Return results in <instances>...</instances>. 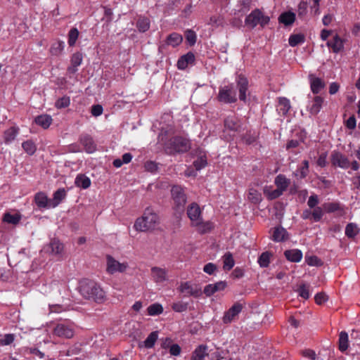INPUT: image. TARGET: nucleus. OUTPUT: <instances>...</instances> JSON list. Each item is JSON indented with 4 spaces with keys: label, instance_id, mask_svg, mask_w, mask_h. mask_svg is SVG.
<instances>
[{
    "label": "nucleus",
    "instance_id": "obj_1",
    "mask_svg": "<svg viewBox=\"0 0 360 360\" xmlns=\"http://www.w3.org/2000/svg\"><path fill=\"white\" fill-rule=\"evenodd\" d=\"M79 292L82 297L88 300L97 303H102L105 300V292L103 288L91 280H82L79 284Z\"/></svg>",
    "mask_w": 360,
    "mask_h": 360
},
{
    "label": "nucleus",
    "instance_id": "obj_2",
    "mask_svg": "<svg viewBox=\"0 0 360 360\" xmlns=\"http://www.w3.org/2000/svg\"><path fill=\"white\" fill-rule=\"evenodd\" d=\"M157 214L150 208L145 210L142 217L138 218L134 224V229L139 231H146L154 229L158 224Z\"/></svg>",
    "mask_w": 360,
    "mask_h": 360
},
{
    "label": "nucleus",
    "instance_id": "obj_3",
    "mask_svg": "<svg viewBox=\"0 0 360 360\" xmlns=\"http://www.w3.org/2000/svg\"><path fill=\"white\" fill-rule=\"evenodd\" d=\"M265 316L262 307H251V311H249V327L253 330L257 329L262 324Z\"/></svg>",
    "mask_w": 360,
    "mask_h": 360
},
{
    "label": "nucleus",
    "instance_id": "obj_4",
    "mask_svg": "<svg viewBox=\"0 0 360 360\" xmlns=\"http://www.w3.org/2000/svg\"><path fill=\"white\" fill-rule=\"evenodd\" d=\"M129 268L127 262H120L110 255L106 256V271L109 274H122Z\"/></svg>",
    "mask_w": 360,
    "mask_h": 360
},
{
    "label": "nucleus",
    "instance_id": "obj_5",
    "mask_svg": "<svg viewBox=\"0 0 360 360\" xmlns=\"http://www.w3.org/2000/svg\"><path fill=\"white\" fill-rule=\"evenodd\" d=\"M218 100L224 103H234L237 100L236 94L233 84H229L219 88Z\"/></svg>",
    "mask_w": 360,
    "mask_h": 360
},
{
    "label": "nucleus",
    "instance_id": "obj_6",
    "mask_svg": "<svg viewBox=\"0 0 360 360\" xmlns=\"http://www.w3.org/2000/svg\"><path fill=\"white\" fill-rule=\"evenodd\" d=\"M270 21V18L264 15L263 12L256 8L249 14V25L252 28L259 25L261 27H264Z\"/></svg>",
    "mask_w": 360,
    "mask_h": 360
},
{
    "label": "nucleus",
    "instance_id": "obj_7",
    "mask_svg": "<svg viewBox=\"0 0 360 360\" xmlns=\"http://www.w3.org/2000/svg\"><path fill=\"white\" fill-rule=\"evenodd\" d=\"M172 197L176 210H182L186 202V196L183 188L174 186L171 190Z\"/></svg>",
    "mask_w": 360,
    "mask_h": 360
},
{
    "label": "nucleus",
    "instance_id": "obj_8",
    "mask_svg": "<svg viewBox=\"0 0 360 360\" xmlns=\"http://www.w3.org/2000/svg\"><path fill=\"white\" fill-rule=\"evenodd\" d=\"M243 306L240 302L234 303L231 307L225 311L221 318L224 324H229L233 321L238 315L241 312Z\"/></svg>",
    "mask_w": 360,
    "mask_h": 360
},
{
    "label": "nucleus",
    "instance_id": "obj_9",
    "mask_svg": "<svg viewBox=\"0 0 360 360\" xmlns=\"http://www.w3.org/2000/svg\"><path fill=\"white\" fill-rule=\"evenodd\" d=\"M179 290L181 292L184 294V296H193L198 297L202 295L201 288L195 285L191 284L189 282L181 283L179 287Z\"/></svg>",
    "mask_w": 360,
    "mask_h": 360
},
{
    "label": "nucleus",
    "instance_id": "obj_10",
    "mask_svg": "<svg viewBox=\"0 0 360 360\" xmlns=\"http://www.w3.org/2000/svg\"><path fill=\"white\" fill-rule=\"evenodd\" d=\"M44 250L52 255L61 257L63 252V245L58 240L53 239L44 247Z\"/></svg>",
    "mask_w": 360,
    "mask_h": 360
},
{
    "label": "nucleus",
    "instance_id": "obj_11",
    "mask_svg": "<svg viewBox=\"0 0 360 360\" xmlns=\"http://www.w3.org/2000/svg\"><path fill=\"white\" fill-rule=\"evenodd\" d=\"M187 214L190 219L192 225L198 224L199 220L202 218L201 209L200 206L195 203H191L187 209Z\"/></svg>",
    "mask_w": 360,
    "mask_h": 360
},
{
    "label": "nucleus",
    "instance_id": "obj_12",
    "mask_svg": "<svg viewBox=\"0 0 360 360\" xmlns=\"http://www.w3.org/2000/svg\"><path fill=\"white\" fill-rule=\"evenodd\" d=\"M53 333L60 338H71L74 335V330L70 326L59 323L55 327Z\"/></svg>",
    "mask_w": 360,
    "mask_h": 360
},
{
    "label": "nucleus",
    "instance_id": "obj_13",
    "mask_svg": "<svg viewBox=\"0 0 360 360\" xmlns=\"http://www.w3.org/2000/svg\"><path fill=\"white\" fill-rule=\"evenodd\" d=\"M331 162L333 166H338L347 169L349 167L348 158L340 152L334 151L331 155Z\"/></svg>",
    "mask_w": 360,
    "mask_h": 360
},
{
    "label": "nucleus",
    "instance_id": "obj_14",
    "mask_svg": "<svg viewBox=\"0 0 360 360\" xmlns=\"http://www.w3.org/2000/svg\"><path fill=\"white\" fill-rule=\"evenodd\" d=\"M151 277L156 283H162L168 280L167 270L158 266L151 268Z\"/></svg>",
    "mask_w": 360,
    "mask_h": 360
},
{
    "label": "nucleus",
    "instance_id": "obj_15",
    "mask_svg": "<svg viewBox=\"0 0 360 360\" xmlns=\"http://www.w3.org/2000/svg\"><path fill=\"white\" fill-rule=\"evenodd\" d=\"M227 287L226 281H219L214 283L208 284L205 286L203 293L207 297H210L215 292L224 290Z\"/></svg>",
    "mask_w": 360,
    "mask_h": 360
},
{
    "label": "nucleus",
    "instance_id": "obj_16",
    "mask_svg": "<svg viewBox=\"0 0 360 360\" xmlns=\"http://www.w3.org/2000/svg\"><path fill=\"white\" fill-rule=\"evenodd\" d=\"M20 129L16 126L11 127L6 129L3 134L4 142L6 145L13 143L19 134Z\"/></svg>",
    "mask_w": 360,
    "mask_h": 360
},
{
    "label": "nucleus",
    "instance_id": "obj_17",
    "mask_svg": "<svg viewBox=\"0 0 360 360\" xmlns=\"http://www.w3.org/2000/svg\"><path fill=\"white\" fill-rule=\"evenodd\" d=\"M172 143L177 152H185L190 148L189 141L183 137H175Z\"/></svg>",
    "mask_w": 360,
    "mask_h": 360
},
{
    "label": "nucleus",
    "instance_id": "obj_18",
    "mask_svg": "<svg viewBox=\"0 0 360 360\" xmlns=\"http://www.w3.org/2000/svg\"><path fill=\"white\" fill-rule=\"evenodd\" d=\"M289 238L288 231L283 227L279 226L274 229L271 239L275 242H284Z\"/></svg>",
    "mask_w": 360,
    "mask_h": 360
},
{
    "label": "nucleus",
    "instance_id": "obj_19",
    "mask_svg": "<svg viewBox=\"0 0 360 360\" xmlns=\"http://www.w3.org/2000/svg\"><path fill=\"white\" fill-rule=\"evenodd\" d=\"M34 202L39 208H53L51 207V199H49L46 193L43 192L35 194Z\"/></svg>",
    "mask_w": 360,
    "mask_h": 360
},
{
    "label": "nucleus",
    "instance_id": "obj_20",
    "mask_svg": "<svg viewBox=\"0 0 360 360\" xmlns=\"http://www.w3.org/2000/svg\"><path fill=\"white\" fill-rule=\"evenodd\" d=\"M296 19L295 14L292 11H286L282 13L278 18V22L283 24L285 27L290 26L294 23Z\"/></svg>",
    "mask_w": 360,
    "mask_h": 360
},
{
    "label": "nucleus",
    "instance_id": "obj_21",
    "mask_svg": "<svg viewBox=\"0 0 360 360\" xmlns=\"http://www.w3.org/2000/svg\"><path fill=\"white\" fill-rule=\"evenodd\" d=\"M195 60V56L193 53L189 52L181 56L178 62L177 67L180 70L186 69L188 65L193 64Z\"/></svg>",
    "mask_w": 360,
    "mask_h": 360
},
{
    "label": "nucleus",
    "instance_id": "obj_22",
    "mask_svg": "<svg viewBox=\"0 0 360 360\" xmlns=\"http://www.w3.org/2000/svg\"><path fill=\"white\" fill-rule=\"evenodd\" d=\"M327 46L335 53H339L344 47L343 41L338 34H335L332 40L328 41Z\"/></svg>",
    "mask_w": 360,
    "mask_h": 360
},
{
    "label": "nucleus",
    "instance_id": "obj_23",
    "mask_svg": "<svg viewBox=\"0 0 360 360\" xmlns=\"http://www.w3.org/2000/svg\"><path fill=\"white\" fill-rule=\"evenodd\" d=\"M285 258L291 262H299L302 258V252L300 250H287L284 252Z\"/></svg>",
    "mask_w": 360,
    "mask_h": 360
},
{
    "label": "nucleus",
    "instance_id": "obj_24",
    "mask_svg": "<svg viewBox=\"0 0 360 360\" xmlns=\"http://www.w3.org/2000/svg\"><path fill=\"white\" fill-rule=\"evenodd\" d=\"M238 86L239 88L240 92V99L242 101H245L246 98V91L248 89V81L245 76L239 75L238 79Z\"/></svg>",
    "mask_w": 360,
    "mask_h": 360
},
{
    "label": "nucleus",
    "instance_id": "obj_25",
    "mask_svg": "<svg viewBox=\"0 0 360 360\" xmlns=\"http://www.w3.org/2000/svg\"><path fill=\"white\" fill-rule=\"evenodd\" d=\"M52 117L49 115H41L35 117V123L46 129L49 127L52 123Z\"/></svg>",
    "mask_w": 360,
    "mask_h": 360
},
{
    "label": "nucleus",
    "instance_id": "obj_26",
    "mask_svg": "<svg viewBox=\"0 0 360 360\" xmlns=\"http://www.w3.org/2000/svg\"><path fill=\"white\" fill-rule=\"evenodd\" d=\"M83 57L82 53H75L71 58V65L68 68V71L75 73L77 70V67L82 63Z\"/></svg>",
    "mask_w": 360,
    "mask_h": 360
},
{
    "label": "nucleus",
    "instance_id": "obj_27",
    "mask_svg": "<svg viewBox=\"0 0 360 360\" xmlns=\"http://www.w3.org/2000/svg\"><path fill=\"white\" fill-rule=\"evenodd\" d=\"M310 78L311 91L313 94H317L325 87V83L319 77H313L312 75H310Z\"/></svg>",
    "mask_w": 360,
    "mask_h": 360
},
{
    "label": "nucleus",
    "instance_id": "obj_28",
    "mask_svg": "<svg viewBox=\"0 0 360 360\" xmlns=\"http://www.w3.org/2000/svg\"><path fill=\"white\" fill-rule=\"evenodd\" d=\"M207 346H198L193 352L191 360H204V358L207 355Z\"/></svg>",
    "mask_w": 360,
    "mask_h": 360
},
{
    "label": "nucleus",
    "instance_id": "obj_29",
    "mask_svg": "<svg viewBox=\"0 0 360 360\" xmlns=\"http://www.w3.org/2000/svg\"><path fill=\"white\" fill-rule=\"evenodd\" d=\"M193 226L196 227L197 231L200 233H205L210 231L214 226L213 224L210 221H203L201 218L198 224H193Z\"/></svg>",
    "mask_w": 360,
    "mask_h": 360
},
{
    "label": "nucleus",
    "instance_id": "obj_30",
    "mask_svg": "<svg viewBox=\"0 0 360 360\" xmlns=\"http://www.w3.org/2000/svg\"><path fill=\"white\" fill-rule=\"evenodd\" d=\"M75 184L77 187L86 189L91 186V180L84 174H79L75 178Z\"/></svg>",
    "mask_w": 360,
    "mask_h": 360
},
{
    "label": "nucleus",
    "instance_id": "obj_31",
    "mask_svg": "<svg viewBox=\"0 0 360 360\" xmlns=\"http://www.w3.org/2000/svg\"><path fill=\"white\" fill-rule=\"evenodd\" d=\"M290 179H287L284 175L279 174L275 179V184L276 187L283 191H285L290 185Z\"/></svg>",
    "mask_w": 360,
    "mask_h": 360
},
{
    "label": "nucleus",
    "instance_id": "obj_32",
    "mask_svg": "<svg viewBox=\"0 0 360 360\" xmlns=\"http://www.w3.org/2000/svg\"><path fill=\"white\" fill-rule=\"evenodd\" d=\"M222 261H223V269L225 271H229L231 270L234 264L235 261L233 259V255L230 252H226L224 256L222 257Z\"/></svg>",
    "mask_w": 360,
    "mask_h": 360
},
{
    "label": "nucleus",
    "instance_id": "obj_33",
    "mask_svg": "<svg viewBox=\"0 0 360 360\" xmlns=\"http://www.w3.org/2000/svg\"><path fill=\"white\" fill-rule=\"evenodd\" d=\"M82 143L85 147V150L89 153H92L96 150V144L91 137L86 136L81 139Z\"/></svg>",
    "mask_w": 360,
    "mask_h": 360
},
{
    "label": "nucleus",
    "instance_id": "obj_34",
    "mask_svg": "<svg viewBox=\"0 0 360 360\" xmlns=\"http://www.w3.org/2000/svg\"><path fill=\"white\" fill-rule=\"evenodd\" d=\"M348 334L345 331L340 332L339 335L338 347L341 352H345L348 349Z\"/></svg>",
    "mask_w": 360,
    "mask_h": 360
},
{
    "label": "nucleus",
    "instance_id": "obj_35",
    "mask_svg": "<svg viewBox=\"0 0 360 360\" xmlns=\"http://www.w3.org/2000/svg\"><path fill=\"white\" fill-rule=\"evenodd\" d=\"M65 196V191L64 189H59L56 191L53 194V199H51V207L54 208L58 206Z\"/></svg>",
    "mask_w": 360,
    "mask_h": 360
},
{
    "label": "nucleus",
    "instance_id": "obj_36",
    "mask_svg": "<svg viewBox=\"0 0 360 360\" xmlns=\"http://www.w3.org/2000/svg\"><path fill=\"white\" fill-rule=\"evenodd\" d=\"M360 231L359 228L354 223H349L345 228V235L349 238H354Z\"/></svg>",
    "mask_w": 360,
    "mask_h": 360
},
{
    "label": "nucleus",
    "instance_id": "obj_37",
    "mask_svg": "<svg viewBox=\"0 0 360 360\" xmlns=\"http://www.w3.org/2000/svg\"><path fill=\"white\" fill-rule=\"evenodd\" d=\"M21 219V215L18 213L11 214L9 212L5 213L3 217V221L8 224L15 225L19 223Z\"/></svg>",
    "mask_w": 360,
    "mask_h": 360
},
{
    "label": "nucleus",
    "instance_id": "obj_38",
    "mask_svg": "<svg viewBox=\"0 0 360 360\" xmlns=\"http://www.w3.org/2000/svg\"><path fill=\"white\" fill-rule=\"evenodd\" d=\"M323 103V98L321 96H316L314 98V104L310 108V113L312 115H316L321 108L322 103Z\"/></svg>",
    "mask_w": 360,
    "mask_h": 360
},
{
    "label": "nucleus",
    "instance_id": "obj_39",
    "mask_svg": "<svg viewBox=\"0 0 360 360\" xmlns=\"http://www.w3.org/2000/svg\"><path fill=\"white\" fill-rule=\"evenodd\" d=\"M182 41V36L178 33L174 32L168 36L167 43L174 47L179 45Z\"/></svg>",
    "mask_w": 360,
    "mask_h": 360
},
{
    "label": "nucleus",
    "instance_id": "obj_40",
    "mask_svg": "<svg viewBox=\"0 0 360 360\" xmlns=\"http://www.w3.org/2000/svg\"><path fill=\"white\" fill-rule=\"evenodd\" d=\"M65 47V43L63 41H57L51 45L50 52L53 56H59L62 53Z\"/></svg>",
    "mask_w": 360,
    "mask_h": 360
},
{
    "label": "nucleus",
    "instance_id": "obj_41",
    "mask_svg": "<svg viewBox=\"0 0 360 360\" xmlns=\"http://www.w3.org/2000/svg\"><path fill=\"white\" fill-rule=\"evenodd\" d=\"M305 40V36L303 34H295L290 36L288 42L290 46L294 47L299 44L303 43Z\"/></svg>",
    "mask_w": 360,
    "mask_h": 360
},
{
    "label": "nucleus",
    "instance_id": "obj_42",
    "mask_svg": "<svg viewBox=\"0 0 360 360\" xmlns=\"http://www.w3.org/2000/svg\"><path fill=\"white\" fill-rule=\"evenodd\" d=\"M147 311L150 316H157L163 312V307L160 303H154L147 308Z\"/></svg>",
    "mask_w": 360,
    "mask_h": 360
},
{
    "label": "nucleus",
    "instance_id": "obj_43",
    "mask_svg": "<svg viewBox=\"0 0 360 360\" xmlns=\"http://www.w3.org/2000/svg\"><path fill=\"white\" fill-rule=\"evenodd\" d=\"M158 338V332L153 331L150 333L144 341V346L146 348H152Z\"/></svg>",
    "mask_w": 360,
    "mask_h": 360
},
{
    "label": "nucleus",
    "instance_id": "obj_44",
    "mask_svg": "<svg viewBox=\"0 0 360 360\" xmlns=\"http://www.w3.org/2000/svg\"><path fill=\"white\" fill-rule=\"evenodd\" d=\"M278 104L281 106L280 111L283 115H285L290 108L289 100L286 98L281 97L278 98Z\"/></svg>",
    "mask_w": 360,
    "mask_h": 360
},
{
    "label": "nucleus",
    "instance_id": "obj_45",
    "mask_svg": "<svg viewBox=\"0 0 360 360\" xmlns=\"http://www.w3.org/2000/svg\"><path fill=\"white\" fill-rule=\"evenodd\" d=\"M136 26L140 32H145L150 27V21L146 18H140L137 21Z\"/></svg>",
    "mask_w": 360,
    "mask_h": 360
},
{
    "label": "nucleus",
    "instance_id": "obj_46",
    "mask_svg": "<svg viewBox=\"0 0 360 360\" xmlns=\"http://www.w3.org/2000/svg\"><path fill=\"white\" fill-rule=\"evenodd\" d=\"M305 261L309 266H321L323 265V262L317 256H305Z\"/></svg>",
    "mask_w": 360,
    "mask_h": 360
},
{
    "label": "nucleus",
    "instance_id": "obj_47",
    "mask_svg": "<svg viewBox=\"0 0 360 360\" xmlns=\"http://www.w3.org/2000/svg\"><path fill=\"white\" fill-rule=\"evenodd\" d=\"M323 210L328 213H332L340 210L341 207L338 202H327L323 205Z\"/></svg>",
    "mask_w": 360,
    "mask_h": 360
},
{
    "label": "nucleus",
    "instance_id": "obj_48",
    "mask_svg": "<svg viewBox=\"0 0 360 360\" xmlns=\"http://www.w3.org/2000/svg\"><path fill=\"white\" fill-rule=\"evenodd\" d=\"M271 254L269 252H263L258 259V262L262 267H267L270 262V256Z\"/></svg>",
    "mask_w": 360,
    "mask_h": 360
},
{
    "label": "nucleus",
    "instance_id": "obj_49",
    "mask_svg": "<svg viewBox=\"0 0 360 360\" xmlns=\"http://www.w3.org/2000/svg\"><path fill=\"white\" fill-rule=\"evenodd\" d=\"M79 37V31L77 28H72L68 34V44L73 46Z\"/></svg>",
    "mask_w": 360,
    "mask_h": 360
},
{
    "label": "nucleus",
    "instance_id": "obj_50",
    "mask_svg": "<svg viewBox=\"0 0 360 360\" xmlns=\"http://www.w3.org/2000/svg\"><path fill=\"white\" fill-rule=\"evenodd\" d=\"M24 150L29 155H32L36 151V146L32 141H26L22 143Z\"/></svg>",
    "mask_w": 360,
    "mask_h": 360
},
{
    "label": "nucleus",
    "instance_id": "obj_51",
    "mask_svg": "<svg viewBox=\"0 0 360 360\" xmlns=\"http://www.w3.org/2000/svg\"><path fill=\"white\" fill-rule=\"evenodd\" d=\"M297 292L300 297L305 300L309 297V287L305 283H302L297 290Z\"/></svg>",
    "mask_w": 360,
    "mask_h": 360
},
{
    "label": "nucleus",
    "instance_id": "obj_52",
    "mask_svg": "<svg viewBox=\"0 0 360 360\" xmlns=\"http://www.w3.org/2000/svg\"><path fill=\"white\" fill-rule=\"evenodd\" d=\"M172 308L174 311L183 312L186 311L188 308V304L181 301L173 303Z\"/></svg>",
    "mask_w": 360,
    "mask_h": 360
},
{
    "label": "nucleus",
    "instance_id": "obj_53",
    "mask_svg": "<svg viewBox=\"0 0 360 360\" xmlns=\"http://www.w3.org/2000/svg\"><path fill=\"white\" fill-rule=\"evenodd\" d=\"M70 103V100L68 97H63L57 100L56 102V107L57 108H63L68 107Z\"/></svg>",
    "mask_w": 360,
    "mask_h": 360
},
{
    "label": "nucleus",
    "instance_id": "obj_54",
    "mask_svg": "<svg viewBox=\"0 0 360 360\" xmlns=\"http://www.w3.org/2000/svg\"><path fill=\"white\" fill-rule=\"evenodd\" d=\"M307 6H308V5H307V1H302L300 2V4L298 5V10H297L299 17L304 16L307 14Z\"/></svg>",
    "mask_w": 360,
    "mask_h": 360
},
{
    "label": "nucleus",
    "instance_id": "obj_55",
    "mask_svg": "<svg viewBox=\"0 0 360 360\" xmlns=\"http://www.w3.org/2000/svg\"><path fill=\"white\" fill-rule=\"evenodd\" d=\"M328 299V297L324 292H319L314 297L315 302L319 305H321L326 302Z\"/></svg>",
    "mask_w": 360,
    "mask_h": 360
},
{
    "label": "nucleus",
    "instance_id": "obj_56",
    "mask_svg": "<svg viewBox=\"0 0 360 360\" xmlns=\"http://www.w3.org/2000/svg\"><path fill=\"white\" fill-rule=\"evenodd\" d=\"M195 167L197 170H200L202 168L205 167L207 165V160L205 156H200L193 162Z\"/></svg>",
    "mask_w": 360,
    "mask_h": 360
},
{
    "label": "nucleus",
    "instance_id": "obj_57",
    "mask_svg": "<svg viewBox=\"0 0 360 360\" xmlns=\"http://www.w3.org/2000/svg\"><path fill=\"white\" fill-rule=\"evenodd\" d=\"M15 340V335L13 334H6L0 340V344L1 345H11Z\"/></svg>",
    "mask_w": 360,
    "mask_h": 360
},
{
    "label": "nucleus",
    "instance_id": "obj_58",
    "mask_svg": "<svg viewBox=\"0 0 360 360\" xmlns=\"http://www.w3.org/2000/svg\"><path fill=\"white\" fill-rule=\"evenodd\" d=\"M186 39L190 45H193L196 41V34L195 32L188 30L186 32Z\"/></svg>",
    "mask_w": 360,
    "mask_h": 360
},
{
    "label": "nucleus",
    "instance_id": "obj_59",
    "mask_svg": "<svg viewBox=\"0 0 360 360\" xmlns=\"http://www.w3.org/2000/svg\"><path fill=\"white\" fill-rule=\"evenodd\" d=\"M311 215L315 221H320L323 216L322 209L320 207H315L314 211L311 212Z\"/></svg>",
    "mask_w": 360,
    "mask_h": 360
},
{
    "label": "nucleus",
    "instance_id": "obj_60",
    "mask_svg": "<svg viewBox=\"0 0 360 360\" xmlns=\"http://www.w3.org/2000/svg\"><path fill=\"white\" fill-rule=\"evenodd\" d=\"M309 173V161L304 160L302 162V167L300 169V177L305 178Z\"/></svg>",
    "mask_w": 360,
    "mask_h": 360
},
{
    "label": "nucleus",
    "instance_id": "obj_61",
    "mask_svg": "<svg viewBox=\"0 0 360 360\" xmlns=\"http://www.w3.org/2000/svg\"><path fill=\"white\" fill-rule=\"evenodd\" d=\"M211 360H231L228 356H222L219 351L211 354Z\"/></svg>",
    "mask_w": 360,
    "mask_h": 360
},
{
    "label": "nucleus",
    "instance_id": "obj_62",
    "mask_svg": "<svg viewBox=\"0 0 360 360\" xmlns=\"http://www.w3.org/2000/svg\"><path fill=\"white\" fill-rule=\"evenodd\" d=\"M356 126V121L354 115L350 116L346 121V127L349 129H354Z\"/></svg>",
    "mask_w": 360,
    "mask_h": 360
},
{
    "label": "nucleus",
    "instance_id": "obj_63",
    "mask_svg": "<svg viewBox=\"0 0 360 360\" xmlns=\"http://www.w3.org/2000/svg\"><path fill=\"white\" fill-rule=\"evenodd\" d=\"M319 203V198L316 195H312L309 197L307 205L310 208H314Z\"/></svg>",
    "mask_w": 360,
    "mask_h": 360
},
{
    "label": "nucleus",
    "instance_id": "obj_64",
    "mask_svg": "<svg viewBox=\"0 0 360 360\" xmlns=\"http://www.w3.org/2000/svg\"><path fill=\"white\" fill-rule=\"evenodd\" d=\"M217 266L213 263H208L205 265L203 268V271L207 273V274L212 275L214 271L216 270Z\"/></svg>",
    "mask_w": 360,
    "mask_h": 360
}]
</instances>
